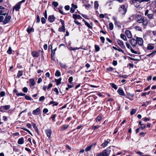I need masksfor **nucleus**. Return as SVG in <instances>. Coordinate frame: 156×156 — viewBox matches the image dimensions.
Segmentation results:
<instances>
[{
  "label": "nucleus",
  "instance_id": "1",
  "mask_svg": "<svg viewBox=\"0 0 156 156\" xmlns=\"http://www.w3.org/2000/svg\"><path fill=\"white\" fill-rule=\"evenodd\" d=\"M111 150L108 149H107L103 150L101 152L99 153L96 156H109Z\"/></svg>",
  "mask_w": 156,
  "mask_h": 156
},
{
  "label": "nucleus",
  "instance_id": "2",
  "mask_svg": "<svg viewBox=\"0 0 156 156\" xmlns=\"http://www.w3.org/2000/svg\"><path fill=\"white\" fill-rule=\"evenodd\" d=\"M119 12L122 14H124L126 13L127 9L124 5H122L120 7L119 9Z\"/></svg>",
  "mask_w": 156,
  "mask_h": 156
},
{
  "label": "nucleus",
  "instance_id": "3",
  "mask_svg": "<svg viewBox=\"0 0 156 156\" xmlns=\"http://www.w3.org/2000/svg\"><path fill=\"white\" fill-rule=\"evenodd\" d=\"M10 106L9 105L2 106L0 107V112H5L4 110H8L10 109Z\"/></svg>",
  "mask_w": 156,
  "mask_h": 156
},
{
  "label": "nucleus",
  "instance_id": "4",
  "mask_svg": "<svg viewBox=\"0 0 156 156\" xmlns=\"http://www.w3.org/2000/svg\"><path fill=\"white\" fill-rule=\"evenodd\" d=\"M142 0H131V1L134 5L137 8L140 5V1Z\"/></svg>",
  "mask_w": 156,
  "mask_h": 156
},
{
  "label": "nucleus",
  "instance_id": "5",
  "mask_svg": "<svg viewBox=\"0 0 156 156\" xmlns=\"http://www.w3.org/2000/svg\"><path fill=\"white\" fill-rule=\"evenodd\" d=\"M136 40L137 44L141 46L143 44V40L142 38L141 37H136Z\"/></svg>",
  "mask_w": 156,
  "mask_h": 156
},
{
  "label": "nucleus",
  "instance_id": "6",
  "mask_svg": "<svg viewBox=\"0 0 156 156\" xmlns=\"http://www.w3.org/2000/svg\"><path fill=\"white\" fill-rule=\"evenodd\" d=\"M8 13H7L4 20L3 21V23L4 24L7 23L10 21L11 19V16H8Z\"/></svg>",
  "mask_w": 156,
  "mask_h": 156
},
{
  "label": "nucleus",
  "instance_id": "7",
  "mask_svg": "<svg viewBox=\"0 0 156 156\" xmlns=\"http://www.w3.org/2000/svg\"><path fill=\"white\" fill-rule=\"evenodd\" d=\"M129 41L133 47H135L137 44V42L136 39L132 38L130 39Z\"/></svg>",
  "mask_w": 156,
  "mask_h": 156
},
{
  "label": "nucleus",
  "instance_id": "8",
  "mask_svg": "<svg viewBox=\"0 0 156 156\" xmlns=\"http://www.w3.org/2000/svg\"><path fill=\"white\" fill-rule=\"evenodd\" d=\"M41 51V50L38 51V52L33 51L31 53V55L34 57H38L39 55V52Z\"/></svg>",
  "mask_w": 156,
  "mask_h": 156
},
{
  "label": "nucleus",
  "instance_id": "9",
  "mask_svg": "<svg viewBox=\"0 0 156 156\" xmlns=\"http://www.w3.org/2000/svg\"><path fill=\"white\" fill-rule=\"evenodd\" d=\"M45 132L48 138L50 139L52 132L51 130L50 129H47L45 130Z\"/></svg>",
  "mask_w": 156,
  "mask_h": 156
},
{
  "label": "nucleus",
  "instance_id": "10",
  "mask_svg": "<svg viewBox=\"0 0 156 156\" xmlns=\"http://www.w3.org/2000/svg\"><path fill=\"white\" fill-rule=\"evenodd\" d=\"M117 42L118 44L123 49L125 48V46L122 41L119 39H117Z\"/></svg>",
  "mask_w": 156,
  "mask_h": 156
},
{
  "label": "nucleus",
  "instance_id": "11",
  "mask_svg": "<svg viewBox=\"0 0 156 156\" xmlns=\"http://www.w3.org/2000/svg\"><path fill=\"white\" fill-rule=\"evenodd\" d=\"M21 5V4H20L19 2L17 3L16 5L15 6L13 7L12 11H14V9H15L16 11H19Z\"/></svg>",
  "mask_w": 156,
  "mask_h": 156
},
{
  "label": "nucleus",
  "instance_id": "12",
  "mask_svg": "<svg viewBox=\"0 0 156 156\" xmlns=\"http://www.w3.org/2000/svg\"><path fill=\"white\" fill-rule=\"evenodd\" d=\"M55 17L53 15L49 16L48 17V20L50 23H52L54 22L55 21Z\"/></svg>",
  "mask_w": 156,
  "mask_h": 156
},
{
  "label": "nucleus",
  "instance_id": "13",
  "mask_svg": "<svg viewBox=\"0 0 156 156\" xmlns=\"http://www.w3.org/2000/svg\"><path fill=\"white\" fill-rule=\"evenodd\" d=\"M40 108H38L34 110L32 112V114L34 115H38L40 114Z\"/></svg>",
  "mask_w": 156,
  "mask_h": 156
},
{
  "label": "nucleus",
  "instance_id": "14",
  "mask_svg": "<svg viewBox=\"0 0 156 156\" xmlns=\"http://www.w3.org/2000/svg\"><path fill=\"white\" fill-rule=\"evenodd\" d=\"M119 94L122 96H125L123 90L122 88H119L117 90Z\"/></svg>",
  "mask_w": 156,
  "mask_h": 156
},
{
  "label": "nucleus",
  "instance_id": "15",
  "mask_svg": "<svg viewBox=\"0 0 156 156\" xmlns=\"http://www.w3.org/2000/svg\"><path fill=\"white\" fill-rule=\"evenodd\" d=\"M125 33L127 37L129 38H131L132 37L131 32L129 30H126L125 31Z\"/></svg>",
  "mask_w": 156,
  "mask_h": 156
},
{
  "label": "nucleus",
  "instance_id": "16",
  "mask_svg": "<svg viewBox=\"0 0 156 156\" xmlns=\"http://www.w3.org/2000/svg\"><path fill=\"white\" fill-rule=\"evenodd\" d=\"M73 17L75 19H82V17L79 15L75 14H73Z\"/></svg>",
  "mask_w": 156,
  "mask_h": 156
},
{
  "label": "nucleus",
  "instance_id": "17",
  "mask_svg": "<svg viewBox=\"0 0 156 156\" xmlns=\"http://www.w3.org/2000/svg\"><path fill=\"white\" fill-rule=\"evenodd\" d=\"M24 140L23 137H21L19 139L18 141V143L19 144H22L24 143Z\"/></svg>",
  "mask_w": 156,
  "mask_h": 156
},
{
  "label": "nucleus",
  "instance_id": "18",
  "mask_svg": "<svg viewBox=\"0 0 156 156\" xmlns=\"http://www.w3.org/2000/svg\"><path fill=\"white\" fill-rule=\"evenodd\" d=\"M156 53V51H153L150 54H149L147 55H146V56L147 57H152L155 55V54Z\"/></svg>",
  "mask_w": 156,
  "mask_h": 156
},
{
  "label": "nucleus",
  "instance_id": "19",
  "mask_svg": "<svg viewBox=\"0 0 156 156\" xmlns=\"http://www.w3.org/2000/svg\"><path fill=\"white\" fill-rule=\"evenodd\" d=\"M95 145V144H92L91 145L87 146L85 149V151L87 152L90 151L91 149V147H93V146H94Z\"/></svg>",
  "mask_w": 156,
  "mask_h": 156
},
{
  "label": "nucleus",
  "instance_id": "20",
  "mask_svg": "<svg viewBox=\"0 0 156 156\" xmlns=\"http://www.w3.org/2000/svg\"><path fill=\"white\" fill-rule=\"evenodd\" d=\"M142 23L144 26H146L148 23V21L147 20L144 18V20H143V22Z\"/></svg>",
  "mask_w": 156,
  "mask_h": 156
},
{
  "label": "nucleus",
  "instance_id": "21",
  "mask_svg": "<svg viewBox=\"0 0 156 156\" xmlns=\"http://www.w3.org/2000/svg\"><path fill=\"white\" fill-rule=\"evenodd\" d=\"M99 6L98 2L97 1H95L94 2V8L95 9H97Z\"/></svg>",
  "mask_w": 156,
  "mask_h": 156
},
{
  "label": "nucleus",
  "instance_id": "22",
  "mask_svg": "<svg viewBox=\"0 0 156 156\" xmlns=\"http://www.w3.org/2000/svg\"><path fill=\"white\" fill-rule=\"evenodd\" d=\"M27 32L28 33V34H30L32 31L34 32V30L33 28L31 27H29L27 29Z\"/></svg>",
  "mask_w": 156,
  "mask_h": 156
},
{
  "label": "nucleus",
  "instance_id": "23",
  "mask_svg": "<svg viewBox=\"0 0 156 156\" xmlns=\"http://www.w3.org/2000/svg\"><path fill=\"white\" fill-rule=\"evenodd\" d=\"M58 31L60 32H65L66 31V29L65 26H62L61 27L58 29Z\"/></svg>",
  "mask_w": 156,
  "mask_h": 156
},
{
  "label": "nucleus",
  "instance_id": "24",
  "mask_svg": "<svg viewBox=\"0 0 156 156\" xmlns=\"http://www.w3.org/2000/svg\"><path fill=\"white\" fill-rule=\"evenodd\" d=\"M33 127H34V129H35V131L37 133H38V130L37 127L36 126V125L35 123L34 122L32 123Z\"/></svg>",
  "mask_w": 156,
  "mask_h": 156
},
{
  "label": "nucleus",
  "instance_id": "25",
  "mask_svg": "<svg viewBox=\"0 0 156 156\" xmlns=\"http://www.w3.org/2000/svg\"><path fill=\"white\" fill-rule=\"evenodd\" d=\"M23 74V72L22 70L19 71L18 73L17 77L18 78L20 77L21 76H22Z\"/></svg>",
  "mask_w": 156,
  "mask_h": 156
},
{
  "label": "nucleus",
  "instance_id": "26",
  "mask_svg": "<svg viewBox=\"0 0 156 156\" xmlns=\"http://www.w3.org/2000/svg\"><path fill=\"white\" fill-rule=\"evenodd\" d=\"M29 81L31 86H33L35 85V83L34 82V80L33 79H30Z\"/></svg>",
  "mask_w": 156,
  "mask_h": 156
},
{
  "label": "nucleus",
  "instance_id": "27",
  "mask_svg": "<svg viewBox=\"0 0 156 156\" xmlns=\"http://www.w3.org/2000/svg\"><path fill=\"white\" fill-rule=\"evenodd\" d=\"M120 37L125 41H127V39L126 37L124 34H120Z\"/></svg>",
  "mask_w": 156,
  "mask_h": 156
},
{
  "label": "nucleus",
  "instance_id": "28",
  "mask_svg": "<svg viewBox=\"0 0 156 156\" xmlns=\"http://www.w3.org/2000/svg\"><path fill=\"white\" fill-rule=\"evenodd\" d=\"M147 49L148 50H152L154 48V47L152 45H151L150 44H148L147 47Z\"/></svg>",
  "mask_w": 156,
  "mask_h": 156
},
{
  "label": "nucleus",
  "instance_id": "29",
  "mask_svg": "<svg viewBox=\"0 0 156 156\" xmlns=\"http://www.w3.org/2000/svg\"><path fill=\"white\" fill-rule=\"evenodd\" d=\"M110 85L111 86V87L115 90L117 89L118 88V87L114 83H110Z\"/></svg>",
  "mask_w": 156,
  "mask_h": 156
},
{
  "label": "nucleus",
  "instance_id": "30",
  "mask_svg": "<svg viewBox=\"0 0 156 156\" xmlns=\"http://www.w3.org/2000/svg\"><path fill=\"white\" fill-rule=\"evenodd\" d=\"M108 143L109 142L107 141H105L101 144V146L103 147H105L107 145Z\"/></svg>",
  "mask_w": 156,
  "mask_h": 156
},
{
  "label": "nucleus",
  "instance_id": "31",
  "mask_svg": "<svg viewBox=\"0 0 156 156\" xmlns=\"http://www.w3.org/2000/svg\"><path fill=\"white\" fill-rule=\"evenodd\" d=\"M52 5L54 6V7L55 8L58 5V3L56 2L55 1H53L52 2Z\"/></svg>",
  "mask_w": 156,
  "mask_h": 156
},
{
  "label": "nucleus",
  "instance_id": "32",
  "mask_svg": "<svg viewBox=\"0 0 156 156\" xmlns=\"http://www.w3.org/2000/svg\"><path fill=\"white\" fill-rule=\"evenodd\" d=\"M154 15L152 14H148L147 16L148 18L150 19H154V18L153 17Z\"/></svg>",
  "mask_w": 156,
  "mask_h": 156
},
{
  "label": "nucleus",
  "instance_id": "33",
  "mask_svg": "<svg viewBox=\"0 0 156 156\" xmlns=\"http://www.w3.org/2000/svg\"><path fill=\"white\" fill-rule=\"evenodd\" d=\"M55 75L57 76H60L61 75V74L60 71L58 70H57L56 71Z\"/></svg>",
  "mask_w": 156,
  "mask_h": 156
},
{
  "label": "nucleus",
  "instance_id": "34",
  "mask_svg": "<svg viewBox=\"0 0 156 156\" xmlns=\"http://www.w3.org/2000/svg\"><path fill=\"white\" fill-rule=\"evenodd\" d=\"M69 125H64L61 128L62 130H64L68 127Z\"/></svg>",
  "mask_w": 156,
  "mask_h": 156
},
{
  "label": "nucleus",
  "instance_id": "35",
  "mask_svg": "<svg viewBox=\"0 0 156 156\" xmlns=\"http://www.w3.org/2000/svg\"><path fill=\"white\" fill-rule=\"evenodd\" d=\"M143 20H144V18H141L139 19H137V20H136V21L137 23H142Z\"/></svg>",
  "mask_w": 156,
  "mask_h": 156
},
{
  "label": "nucleus",
  "instance_id": "36",
  "mask_svg": "<svg viewBox=\"0 0 156 156\" xmlns=\"http://www.w3.org/2000/svg\"><path fill=\"white\" fill-rule=\"evenodd\" d=\"M59 64L61 67L65 69L67 67V66H66V64L64 63H63L61 62H60Z\"/></svg>",
  "mask_w": 156,
  "mask_h": 156
},
{
  "label": "nucleus",
  "instance_id": "37",
  "mask_svg": "<svg viewBox=\"0 0 156 156\" xmlns=\"http://www.w3.org/2000/svg\"><path fill=\"white\" fill-rule=\"evenodd\" d=\"M16 94L17 96H24L26 95L25 94L23 93L22 92H20V93H16Z\"/></svg>",
  "mask_w": 156,
  "mask_h": 156
},
{
  "label": "nucleus",
  "instance_id": "38",
  "mask_svg": "<svg viewBox=\"0 0 156 156\" xmlns=\"http://www.w3.org/2000/svg\"><path fill=\"white\" fill-rule=\"evenodd\" d=\"M109 29L111 30H112L113 29V24L112 23H110L109 24Z\"/></svg>",
  "mask_w": 156,
  "mask_h": 156
},
{
  "label": "nucleus",
  "instance_id": "39",
  "mask_svg": "<svg viewBox=\"0 0 156 156\" xmlns=\"http://www.w3.org/2000/svg\"><path fill=\"white\" fill-rule=\"evenodd\" d=\"M95 51H98L100 50V47L98 45H97L96 44L95 45Z\"/></svg>",
  "mask_w": 156,
  "mask_h": 156
},
{
  "label": "nucleus",
  "instance_id": "40",
  "mask_svg": "<svg viewBox=\"0 0 156 156\" xmlns=\"http://www.w3.org/2000/svg\"><path fill=\"white\" fill-rule=\"evenodd\" d=\"M136 111V110L134 109H132L130 112V114L132 115L135 113Z\"/></svg>",
  "mask_w": 156,
  "mask_h": 156
},
{
  "label": "nucleus",
  "instance_id": "41",
  "mask_svg": "<svg viewBox=\"0 0 156 156\" xmlns=\"http://www.w3.org/2000/svg\"><path fill=\"white\" fill-rule=\"evenodd\" d=\"M12 49L11 47H9L7 51V53L9 54H12Z\"/></svg>",
  "mask_w": 156,
  "mask_h": 156
},
{
  "label": "nucleus",
  "instance_id": "42",
  "mask_svg": "<svg viewBox=\"0 0 156 156\" xmlns=\"http://www.w3.org/2000/svg\"><path fill=\"white\" fill-rule=\"evenodd\" d=\"M126 94L129 96L131 98H133L134 96V94H131L129 92H126Z\"/></svg>",
  "mask_w": 156,
  "mask_h": 156
},
{
  "label": "nucleus",
  "instance_id": "43",
  "mask_svg": "<svg viewBox=\"0 0 156 156\" xmlns=\"http://www.w3.org/2000/svg\"><path fill=\"white\" fill-rule=\"evenodd\" d=\"M25 98L27 100H31L32 99L28 95H25Z\"/></svg>",
  "mask_w": 156,
  "mask_h": 156
},
{
  "label": "nucleus",
  "instance_id": "44",
  "mask_svg": "<svg viewBox=\"0 0 156 156\" xmlns=\"http://www.w3.org/2000/svg\"><path fill=\"white\" fill-rule=\"evenodd\" d=\"M85 25H86L89 28L92 29V27L87 22L85 23Z\"/></svg>",
  "mask_w": 156,
  "mask_h": 156
},
{
  "label": "nucleus",
  "instance_id": "45",
  "mask_svg": "<svg viewBox=\"0 0 156 156\" xmlns=\"http://www.w3.org/2000/svg\"><path fill=\"white\" fill-rule=\"evenodd\" d=\"M71 6L72 7L71 8H73V9H74L75 10L77 8V6L76 5H75L73 3L72 4Z\"/></svg>",
  "mask_w": 156,
  "mask_h": 156
},
{
  "label": "nucleus",
  "instance_id": "46",
  "mask_svg": "<svg viewBox=\"0 0 156 156\" xmlns=\"http://www.w3.org/2000/svg\"><path fill=\"white\" fill-rule=\"evenodd\" d=\"M41 22L42 24H45V23L46 20L44 17H42L41 18Z\"/></svg>",
  "mask_w": 156,
  "mask_h": 156
},
{
  "label": "nucleus",
  "instance_id": "47",
  "mask_svg": "<svg viewBox=\"0 0 156 156\" xmlns=\"http://www.w3.org/2000/svg\"><path fill=\"white\" fill-rule=\"evenodd\" d=\"M99 127V126L98 125L94 126L93 125L92 127V129L94 130H95L96 129H98Z\"/></svg>",
  "mask_w": 156,
  "mask_h": 156
},
{
  "label": "nucleus",
  "instance_id": "48",
  "mask_svg": "<svg viewBox=\"0 0 156 156\" xmlns=\"http://www.w3.org/2000/svg\"><path fill=\"white\" fill-rule=\"evenodd\" d=\"M4 11L2 10H0V15L5 16L7 14V13H4Z\"/></svg>",
  "mask_w": 156,
  "mask_h": 156
},
{
  "label": "nucleus",
  "instance_id": "49",
  "mask_svg": "<svg viewBox=\"0 0 156 156\" xmlns=\"http://www.w3.org/2000/svg\"><path fill=\"white\" fill-rule=\"evenodd\" d=\"M22 90L24 93H27L28 91V89L27 87H25L23 88Z\"/></svg>",
  "mask_w": 156,
  "mask_h": 156
},
{
  "label": "nucleus",
  "instance_id": "50",
  "mask_svg": "<svg viewBox=\"0 0 156 156\" xmlns=\"http://www.w3.org/2000/svg\"><path fill=\"white\" fill-rule=\"evenodd\" d=\"M101 117L100 116H98L96 119V122H98L101 121Z\"/></svg>",
  "mask_w": 156,
  "mask_h": 156
},
{
  "label": "nucleus",
  "instance_id": "51",
  "mask_svg": "<svg viewBox=\"0 0 156 156\" xmlns=\"http://www.w3.org/2000/svg\"><path fill=\"white\" fill-rule=\"evenodd\" d=\"M73 80V77L72 76H70L68 79L69 82L71 83H73L72 81Z\"/></svg>",
  "mask_w": 156,
  "mask_h": 156
},
{
  "label": "nucleus",
  "instance_id": "52",
  "mask_svg": "<svg viewBox=\"0 0 156 156\" xmlns=\"http://www.w3.org/2000/svg\"><path fill=\"white\" fill-rule=\"evenodd\" d=\"M113 68L112 67H109L107 69V70L109 72H112L113 71Z\"/></svg>",
  "mask_w": 156,
  "mask_h": 156
},
{
  "label": "nucleus",
  "instance_id": "53",
  "mask_svg": "<svg viewBox=\"0 0 156 156\" xmlns=\"http://www.w3.org/2000/svg\"><path fill=\"white\" fill-rule=\"evenodd\" d=\"M78 49H79V48L77 47L73 48L72 47H70L69 48V49L70 50L72 51V50H76Z\"/></svg>",
  "mask_w": 156,
  "mask_h": 156
},
{
  "label": "nucleus",
  "instance_id": "54",
  "mask_svg": "<svg viewBox=\"0 0 156 156\" xmlns=\"http://www.w3.org/2000/svg\"><path fill=\"white\" fill-rule=\"evenodd\" d=\"M100 39L101 42L103 43H104L105 40V38L103 37H100Z\"/></svg>",
  "mask_w": 156,
  "mask_h": 156
},
{
  "label": "nucleus",
  "instance_id": "55",
  "mask_svg": "<svg viewBox=\"0 0 156 156\" xmlns=\"http://www.w3.org/2000/svg\"><path fill=\"white\" fill-rule=\"evenodd\" d=\"M55 81L56 82L57 85H58L61 83V82L56 79L55 80Z\"/></svg>",
  "mask_w": 156,
  "mask_h": 156
},
{
  "label": "nucleus",
  "instance_id": "56",
  "mask_svg": "<svg viewBox=\"0 0 156 156\" xmlns=\"http://www.w3.org/2000/svg\"><path fill=\"white\" fill-rule=\"evenodd\" d=\"M126 46L127 48L128 49H130L132 48V47H131V46H130V44H128L127 42H126Z\"/></svg>",
  "mask_w": 156,
  "mask_h": 156
},
{
  "label": "nucleus",
  "instance_id": "57",
  "mask_svg": "<svg viewBox=\"0 0 156 156\" xmlns=\"http://www.w3.org/2000/svg\"><path fill=\"white\" fill-rule=\"evenodd\" d=\"M21 129H23V130L27 132L28 133H30V132L28 129L24 128V127H22L21 128Z\"/></svg>",
  "mask_w": 156,
  "mask_h": 156
},
{
  "label": "nucleus",
  "instance_id": "58",
  "mask_svg": "<svg viewBox=\"0 0 156 156\" xmlns=\"http://www.w3.org/2000/svg\"><path fill=\"white\" fill-rule=\"evenodd\" d=\"M56 114H54L52 115V116L51 117V118L52 119V121H54L55 119V117H56Z\"/></svg>",
  "mask_w": 156,
  "mask_h": 156
},
{
  "label": "nucleus",
  "instance_id": "59",
  "mask_svg": "<svg viewBox=\"0 0 156 156\" xmlns=\"http://www.w3.org/2000/svg\"><path fill=\"white\" fill-rule=\"evenodd\" d=\"M54 90L56 92V95H58V89L57 88H55Z\"/></svg>",
  "mask_w": 156,
  "mask_h": 156
},
{
  "label": "nucleus",
  "instance_id": "60",
  "mask_svg": "<svg viewBox=\"0 0 156 156\" xmlns=\"http://www.w3.org/2000/svg\"><path fill=\"white\" fill-rule=\"evenodd\" d=\"M45 99L44 97V96H42L39 99V101H43Z\"/></svg>",
  "mask_w": 156,
  "mask_h": 156
},
{
  "label": "nucleus",
  "instance_id": "61",
  "mask_svg": "<svg viewBox=\"0 0 156 156\" xmlns=\"http://www.w3.org/2000/svg\"><path fill=\"white\" fill-rule=\"evenodd\" d=\"M5 95V92L4 91H1L0 93V95L1 97H3Z\"/></svg>",
  "mask_w": 156,
  "mask_h": 156
},
{
  "label": "nucleus",
  "instance_id": "62",
  "mask_svg": "<svg viewBox=\"0 0 156 156\" xmlns=\"http://www.w3.org/2000/svg\"><path fill=\"white\" fill-rule=\"evenodd\" d=\"M60 21L62 24V26H65V22L64 20L61 19L60 20Z\"/></svg>",
  "mask_w": 156,
  "mask_h": 156
},
{
  "label": "nucleus",
  "instance_id": "63",
  "mask_svg": "<svg viewBox=\"0 0 156 156\" xmlns=\"http://www.w3.org/2000/svg\"><path fill=\"white\" fill-rule=\"evenodd\" d=\"M130 50L131 51V52L132 53H134V54H137V52L136 51H134L133 49V48H131L130 49Z\"/></svg>",
  "mask_w": 156,
  "mask_h": 156
},
{
  "label": "nucleus",
  "instance_id": "64",
  "mask_svg": "<svg viewBox=\"0 0 156 156\" xmlns=\"http://www.w3.org/2000/svg\"><path fill=\"white\" fill-rule=\"evenodd\" d=\"M48 112V110L46 108H44L43 111V112L44 114L47 113Z\"/></svg>",
  "mask_w": 156,
  "mask_h": 156
}]
</instances>
